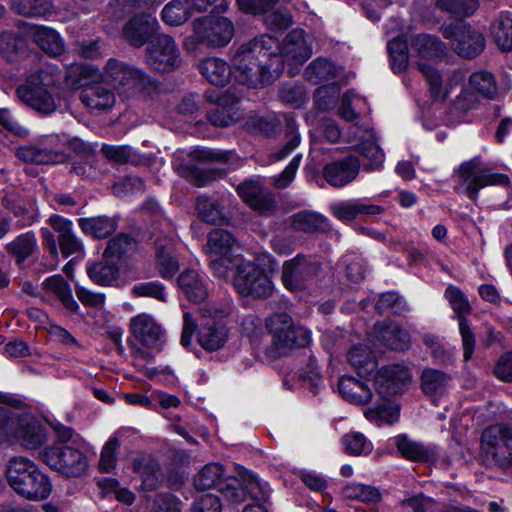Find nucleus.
Here are the masks:
<instances>
[{"instance_id": "f257e3e1", "label": "nucleus", "mask_w": 512, "mask_h": 512, "mask_svg": "<svg viewBox=\"0 0 512 512\" xmlns=\"http://www.w3.org/2000/svg\"><path fill=\"white\" fill-rule=\"evenodd\" d=\"M276 39L260 35L241 45L232 59V77L253 88L275 80L281 73L280 58L272 53Z\"/></svg>"}, {"instance_id": "f03ea898", "label": "nucleus", "mask_w": 512, "mask_h": 512, "mask_svg": "<svg viewBox=\"0 0 512 512\" xmlns=\"http://www.w3.org/2000/svg\"><path fill=\"white\" fill-rule=\"evenodd\" d=\"M6 479L18 496L29 501L45 500L52 492L49 476L25 456H14L8 461Z\"/></svg>"}, {"instance_id": "7ed1b4c3", "label": "nucleus", "mask_w": 512, "mask_h": 512, "mask_svg": "<svg viewBox=\"0 0 512 512\" xmlns=\"http://www.w3.org/2000/svg\"><path fill=\"white\" fill-rule=\"evenodd\" d=\"M46 441L44 426L31 414L0 406V443L37 449Z\"/></svg>"}, {"instance_id": "20e7f679", "label": "nucleus", "mask_w": 512, "mask_h": 512, "mask_svg": "<svg viewBox=\"0 0 512 512\" xmlns=\"http://www.w3.org/2000/svg\"><path fill=\"white\" fill-rule=\"evenodd\" d=\"M271 342L264 349L268 359L275 360L287 356L293 349L305 347L310 342L307 329L294 324L287 313H275L265 322Z\"/></svg>"}, {"instance_id": "39448f33", "label": "nucleus", "mask_w": 512, "mask_h": 512, "mask_svg": "<svg viewBox=\"0 0 512 512\" xmlns=\"http://www.w3.org/2000/svg\"><path fill=\"white\" fill-rule=\"evenodd\" d=\"M54 83L52 71L48 68H39L35 73L28 75L26 83L17 87V97L38 113L51 114L57 107L50 91Z\"/></svg>"}, {"instance_id": "423d86ee", "label": "nucleus", "mask_w": 512, "mask_h": 512, "mask_svg": "<svg viewBox=\"0 0 512 512\" xmlns=\"http://www.w3.org/2000/svg\"><path fill=\"white\" fill-rule=\"evenodd\" d=\"M480 457L489 467H511L512 427L499 423L486 427L480 438Z\"/></svg>"}, {"instance_id": "0eeeda50", "label": "nucleus", "mask_w": 512, "mask_h": 512, "mask_svg": "<svg viewBox=\"0 0 512 512\" xmlns=\"http://www.w3.org/2000/svg\"><path fill=\"white\" fill-rule=\"evenodd\" d=\"M193 33L185 40V47L196 49L198 44L210 48L226 46L234 36V25L231 20L222 16H204L192 23Z\"/></svg>"}, {"instance_id": "6e6552de", "label": "nucleus", "mask_w": 512, "mask_h": 512, "mask_svg": "<svg viewBox=\"0 0 512 512\" xmlns=\"http://www.w3.org/2000/svg\"><path fill=\"white\" fill-rule=\"evenodd\" d=\"M458 177L461 185L465 186L464 193L471 200H476L479 190L486 186H507L510 182L507 175L494 173L478 157L463 162L459 166Z\"/></svg>"}, {"instance_id": "1a4fd4ad", "label": "nucleus", "mask_w": 512, "mask_h": 512, "mask_svg": "<svg viewBox=\"0 0 512 512\" xmlns=\"http://www.w3.org/2000/svg\"><path fill=\"white\" fill-rule=\"evenodd\" d=\"M41 459L51 469L67 477H78L88 467L84 452L72 445L47 447L41 453Z\"/></svg>"}, {"instance_id": "9d476101", "label": "nucleus", "mask_w": 512, "mask_h": 512, "mask_svg": "<svg viewBox=\"0 0 512 512\" xmlns=\"http://www.w3.org/2000/svg\"><path fill=\"white\" fill-rule=\"evenodd\" d=\"M233 284L239 294L258 298L269 297L273 292V283L257 265L244 259H236Z\"/></svg>"}, {"instance_id": "9b49d317", "label": "nucleus", "mask_w": 512, "mask_h": 512, "mask_svg": "<svg viewBox=\"0 0 512 512\" xmlns=\"http://www.w3.org/2000/svg\"><path fill=\"white\" fill-rule=\"evenodd\" d=\"M194 485L198 490L217 488L220 493L232 503L244 501V491L240 489L239 481L234 477H227L223 465L209 463L195 476Z\"/></svg>"}, {"instance_id": "f8f14e48", "label": "nucleus", "mask_w": 512, "mask_h": 512, "mask_svg": "<svg viewBox=\"0 0 512 512\" xmlns=\"http://www.w3.org/2000/svg\"><path fill=\"white\" fill-rule=\"evenodd\" d=\"M499 96L495 75L486 69L474 71L468 77V88H463L456 97V104L463 110L478 106L479 97L493 101Z\"/></svg>"}, {"instance_id": "ddd939ff", "label": "nucleus", "mask_w": 512, "mask_h": 512, "mask_svg": "<svg viewBox=\"0 0 512 512\" xmlns=\"http://www.w3.org/2000/svg\"><path fill=\"white\" fill-rule=\"evenodd\" d=\"M441 31L443 37L451 41L454 51L461 57L475 58L485 48L483 34L464 23L442 26Z\"/></svg>"}, {"instance_id": "4468645a", "label": "nucleus", "mask_w": 512, "mask_h": 512, "mask_svg": "<svg viewBox=\"0 0 512 512\" xmlns=\"http://www.w3.org/2000/svg\"><path fill=\"white\" fill-rule=\"evenodd\" d=\"M320 268L319 262L309 256L298 254L283 263L281 282L291 292L303 290L307 282L317 275Z\"/></svg>"}, {"instance_id": "2eb2a0df", "label": "nucleus", "mask_w": 512, "mask_h": 512, "mask_svg": "<svg viewBox=\"0 0 512 512\" xmlns=\"http://www.w3.org/2000/svg\"><path fill=\"white\" fill-rule=\"evenodd\" d=\"M65 139L60 135L43 137L39 143L18 149L17 156L25 162L35 164H59L66 160L63 151Z\"/></svg>"}, {"instance_id": "dca6fc26", "label": "nucleus", "mask_w": 512, "mask_h": 512, "mask_svg": "<svg viewBox=\"0 0 512 512\" xmlns=\"http://www.w3.org/2000/svg\"><path fill=\"white\" fill-rule=\"evenodd\" d=\"M146 63L159 72L178 69L181 58L174 39L168 35H160L151 41L146 48Z\"/></svg>"}, {"instance_id": "f3484780", "label": "nucleus", "mask_w": 512, "mask_h": 512, "mask_svg": "<svg viewBox=\"0 0 512 512\" xmlns=\"http://www.w3.org/2000/svg\"><path fill=\"white\" fill-rule=\"evenodd\" d=\"M417 66L427 81L429 95L434 102H445L466 78L465 71L459 68L443 77L437 69L428 64L418 62Z\"/></svg>"}, {"instance_id": "a211bd4d", "label": "nucleus", "mask_w": 512, "mask_h": 512, "mask_svg": "<svg viewBox=\"0 0 512 512\" xmlns=\"http://www.w3.org/2000/svg\"><path fill=\"white\" fill-rule=\"evenodd\" d=\"M410 382V370L400 364L386 365L375 375L376 391L384 401H389L392 397L402 393Z\"/></svg>"}, {"instance_id": "6ab92c4d", "label": "nucleus", "mask_w": 512, "mask_h": 512, "mask_svg": "<svg viewBox=\"0 0 512 512\" xmlns=\"http://www.w3.org/2000/svg\"><path fill=\"white\" fill-rule=\"evenodd\" d=\"M130 329L132 338H129L128 344L135 356L146 358L149 354L139 345L153 347L162 335L159 325L148 315L141 314L131 319Z\"/></svg>"}, {"instance_id": "aec40b11", "label": "nucleus", "mask_w": 512, "mask_h": 512, "mask_svg": "<svg viewBox=\"0 0 512 512\" xmlns=\"http://www.w3.org/2000/svg\"><path fill=\"white\" fill-rule=\"evenodd\" d=\"M278 48L276 41V48L272 49V53L280 58L281 71L284 64L296 67L302 65L312 54L302 30H293L286 36L280 54L276 53Z\"/></svg>"}, {"instance_id": "412c9836", "label": "nucleus", "mask_w": 512, "mask_h": 512, "mask_svg": "<svg viewBox=\"0 0 512 512\" xmlns=\"http://www.w3.org/2000/svg\"><path fill=\"white\" fill-rule=\"evenodd\" d=\"M206 98L210 102H215V107L207 113L209 122L214 126L227 127L236 123L241 118L238 108L239 98L233 93L226 91L219 95L216 99L209 93Z\"/></svg>"}, {"instance_id": "4be33fe9", "label": "nucleus", "mask_w": 512, "mask_h": 512, "mask_svg": "<svg viewBox=\"0 0 512 512\" xmlns=\"http://www.w3.org/2000/svg\"><path fill=\"white\" fill-rule=\"evenodd\" d=\"M159 23L150 13H141L130 18L122 28L124 40L133 47H142L158 30Z\"/></svg>"}, {"instance_id": "5701e85b", "label": "nucleus", "mask_w": 512, "mask_h": 512, "mask_svg": "<svg viewBox=\"0 0 512 512\" xmlns=\"http://www.w3.org/2000/svg\"><path fill=\"white\" fill-rule=\"evenodd\" d=\"M360 161L354 155L332 161L323 168L326 182L335 188H341L354 181L359 174Z\"/></svg>"}, {"instance_id": "b1692460", "label": "nucleus", "mask_w": 512, "mask_h": 512, "mask_svg": "<svg viewBox=\"0 0 512 512\" xmlns=\"http://www.w3.org/2000/svg\"><path fill=\"white\" fill-rule=\"evenodd\" d=\"M237 192L246 204L260 213H270L276 207L273 196L257 181H245L237 187Z\"/></svg>"}, {"instance_id": "393cba45", "label": "nucleus", "mask_w": 512, "mask_h": 512, "mask_svg": "<svg viewBox=\"0 0 512 512\" xmlns=\"http://www.w3.org/2000/svg\"><path fill=\"white\" fill-rule=\"evenodd\" d=\"M132 469L141 479V487L152 491L159 487L163 474L159 463L151 455H139L132 461Z\"/></svg>"}, {"instance_id": "a878e982", "label": "nucleus", "mask_w": 512, "mask_h": 512, "mask_svg": "<svg viewBox=\"0 0 512 512\" xmlns=\"http://www.w3.org/2000/svg\"><path fill=\"white\" fill-rule=\"evenodd\" d=\"M375 333L379 342L391 350H405L410 343L408 332L396 322H379L375 324Z\"/></svg>"}, {"instance_id": "bb28decb", "label": "nucleus", "mask_w": 512, "mask_h": 512, "mask_svg": "<svg viewBox=\"0 0 512 512\" xmlns=\"http://www.w3.org/2000/svg\"><path fill=\"white\" fill-rule=\"evenodd\" d=\"M228 337V328L224 324L215 321L202 324L197 333L199 345L210 352L223 348Z\"/></svg>"}, {"instance_id": "cd10ccee", "label": "nucleus", "mask_w": 512, "mask_h": 512, "mask_svg": "<svg viewBox=\"0 0 512 512\" xmlns=\"http://www.w3.org/2000/svg\"><path fill=\"white\" fill-rule=\"evenodd\" d=\"M338 390L345 400L359 405L368 404L373 395L366 384L351 376H342L339 379Z\"/></svg>"}, {"instance_id": "c85d7f7f", "label": "nucleus", "mask_w": 512, "mask_h": 512, "mask_svg": "<svg viewBox=\"0 0 512 512\" xmlns=\"http://www.w3.org/2000/svg\"><path fill=\"white\" fill-rule=\"evenodd\" d=\"M178 285L192 302H201L208 296L205 279L195 270H185L178 277Z\"/></svg>"}, {"instance_id": "c756f323", "label": "nucleus", "mask_w": 512, "mask_h": 512, "mask_svg": "<svg viewBox=\"0 0 512 512\" xmlns=\"http://www.w3.org/2000/svg\"><path fill=\"white\" fill-rule=\"evenodd\" d=\"M411 53L421 59L433 60L445 53V45L436 37L428 34L415 35L411 40Z\"/></svg>"}, {"instance_id": "7c9ffc66", "label": "nucleus", "mask_w": 512, "mask_h": 512, "mask_svg": "<svg viewBox=\"0 0 512 512\" xmlns=\"http://www.w3.org/2000/svg\"><path fill=\"white\" fill-rule=\"evenodd\" d=\"M200 73L211 84L216 86L226 85L232 77V68L222 59L211 57L199 64Z\"/></svg>"}, {"instance_id": "2f4dec72", "label": "nucleus", "mask_w": 512, "mask_h": 512, "mask_svg": "<svg viewBox=\"0 0 512 512\" xmlns=\"http://www.w3.org/2000/svg\"><path fill=\"white\" fill-rule=\"evenodd\" d=\"M80 99L85 106L98 110L109 109L115 103L114 93L100 85L84 87L81 91Z\"/></svg>"}, {"instance_id": "473e14b6", "label": "nucleus", "mask_w": 512, "mask_h": 512, "mask_svg": "<svg viewBox=\"0 0 512 512\" xmlns=\"http://www.w3.org/2000/svg\"><path fill=\"white\" fill-rule=\"evenodd\" d=\"M101 77L102 73L98 69L87 64L76 63L68 67L65 83L71 89H78L81 86H90V82L98 81Z\"/></svg>"}, {"instance_id": "72a5a7b5", "label": "nucleus", "mask_w": 512, "mask_h": 512, "mask_svg": "<svg viewBox=\"0 0 512 512\" xmlns=\"http://www.w3.org/2000/svg\"><path fill=\"white\" fill-rule=\"evenodd\" d=\"M491 35L502 52L512 51V17L509 12H501L491 23Z\"/></svg>"}, {"instance_id": "f704fd0d", "label": "nucleus", "mask_w": 512, "mask_h": 512, "mask_svg": "<svg viewBox=\"0 0 512 512\" xmlns=\"http://www.w3.org/2000/svg\"><path fill=\"white\" fill-rule=\"evenodd\" d=\"M123 78L116 88L120 94H134L155 88L153 80L148 75L133 67L128 68Z\"/></svg>"}, {"instance_id": "c9c22d12", "label": "nucleus", "mask_w": 512, "mask_h": 512, "mask_svg": "<svg viewBox=\"0 0 512 512\" xmlns=\"http://www.w3.org/2000/svg\"><path fill=\"white\" fill-rule=\"evenodd\" d=\"M194 12L192 0H172L161 12L162 20L171 26L185 23Z\"/></svg>"}, {"instance_id": "e433bc0d", "label": "nucleus", "mask_w": 512, "mask_h": 512, "mask_svg": "<svg viewBox=\"0 0 512 512\" xmlns=\"http://www.w3.org/2000/svg\"><path fill=\"white\" fill-rule=\"evenodd\" d=\"M37 248V240L33 232L18 235L5 246L6 251L16 259L18 264L31 257Z\"/></svg>"}, {"instance_id": "4c0bfd02", "label": "nucleus", "mask_w": 512, "mask_h": 512, "mask_svg": "<svg viewBox=\"0 0 512 512\" xmlns=\"http://www.w3.org/2000/svg\"><path fill=\"white\" fill-rule=\"evenodd\" d=\"M43 287L47 292L53 293L62 302L69 311L76 312L79 305L74 300L69 284L60 275L47 278L43 282Z\"/></svg>"}, {"instance_id": "58836bf2", "label": "nucleus", "mask_w": 512, "mask_h": 512, "mask_svg": "<svg viewBox=\"0 0 512 512\" xmlns=\"http://www.w3.org/2000/svg\"><path fill=\"white\" fill-rule=\"evenodd\" d=\"M348 361L359 375H370L376 368V360L367 346L358 345L350 349Z\"/></svg>"}, {"instance_id": "ea45409f", "label": "nucleus", "mask_w": 512, "mask_h": 512, "mask_svg": "<svg viewBox=\"0 0 512 512\" xmlns=\"http://www.w3.org/2000/svg\"><path fill=\"white\" fill-rule=\"evenodd\" d=\"M156 257L159 273L163 278H172L179 270V264L174 256L173 245L170 241L157 243Z\"/></svg>"}, {"instance_id": "a19ab883", "label": "nucleus", "mask_w": 512, "mask_h": 512, "mask_svg": "<svg viewBox=\"0 0 512 512\" xmlns=\"http://www.w3.org/2000/svg\"><path fill=\"white\" fill-rule=\"evenodd\" d=\"M421 388L426 395L441 396L447 388L449 377L442 371L427 368L421 374Z\"/></svg>"}, {"instance_id": "79ce46f5", "label": "nucleus", "mask_w": 512, "mask_h": 512, "mask_svg": "<svg viewBox=\"0 0 512 512\" xmlns=\"http://www.w3.org/2000/svg\"><path fill=\"white\" fill-rule=\"evenodd\" d=\"M81 230L95 238H105L116 230V223L108 217H91L79 219Z\"/></svg>"}, {"instance_id": "37998d69", "label": "nucleus", "mask_w": 512, "mask_h": 512, "mask_svg": "<svg viewBox=\"0 0 512 512\" xmlns=\"http://www.w3.org/2000/svg\"><path fill=\"white\" fill-rule=\"evenodd\" d=\"M236 244L237 242L230 232L215 229L208 234L206 249L209 255H227Z\"/></svg>"}, {"instance_id": "c03bdc74", "label": "nucleus", "mask_w": 512, "mask_h": 512, "mask_svg": "<svg viewBox=\"0 0 512 512\" xmlns=\"http://www.w3.org/2000/svg\"><path fill=\"white\" fill-rule=\"evenodd\" d=\"M117 265L107 258L102 261L94 263L87 267V273L90 279L102 286L110 285L118 277Z\"/></svg>"}, {"instance_id": "a18cd8bd", "label": "nucleus", "mask_w": 512, "mask_h": 512, "mask_svg": "<svg viewBox=\"0 0 512 512\" xmlns=\"http://www.w3.org/2000/svg\"><path fill=\"white\" fill-rule=\"evenodd\" d=\"M34 39L38 46L47 54L58 56L63 52L64 45L58 33L47 27H37Z\"/></svg>"}, {"instance_id": "49530a36", "label": "nucleus", "mask_w": 512, "mask_h": 512, "mask_svg": "<svg viewBox=\"0 0 512 512\" xmlns=\"http://www.w3.org/2000/svg\"><path fill=\"white\" fill-rule=\"evenodd\" d=\"M239 488L244 491V499L249 495L252 499L257 501H264L268 497L265 487L261 484L256 475L251 472L241 469L238 471Z\"/></svg>"}, {"instance_id": "de8ad7c7", "label": "nucleus", "mask_w": 512, "mask_h": 512, "mask_svg": "<svg viewBox=\"0 0 512 512\" xmlns=\"http://www.w3.org/2000/svg\"><path fill=\"white\" fill-rule=\"evenodd\" d=\"M337 74L336 68L332 62L325 58H317L309 64L305 70L306 78L318 84L335 78Z\"/></svg>"}, {"instance_id": "09e8293b", "label": "nucleus", "mask_w": 512, "mask_h": 512, "mask_svg": "<svg viewBox=\"0 0 512 512\" xmlns=\"http://www.w3.org/2000/svg\"><path fill=\"white\" fill-rule=\"evenodd\" d=\"M0 53L7 61H16L25 53V42L14 33L4 32L0 35Z\"/></svg>"}, {"instance_id": "8fccbe9b", "label": "nucleus", "mask_w": 512, "mask_h": 512, "mask_svg": "<svg viewBox=\"0 0 512 512\" xmlns=\"http://www.w3.org/2000/svg\"><path fill=\"white\" fill-rule=\"evenodd\" d=\"M293 226L296 230L313 233L327 226V219L315 212L302 211L293 216Z\"/></svg>"}, {"instance_id": "3c124183", "label": "nucleus", "mask_w": 512, "mask_h": 512, "mask_svg": "<svg viewBox=\"0 0 512 512\" xmlns=\"http://www.w3.org/2000/svg\"><path fill=\"white\" fill-rule=\"evenodd\" d=\"M12 9L20 15L41 17L52 9L49 0H11Z\"/></svg>"}, {"instance_id": "603ef678", "label": "nucleus", "mask_w": 512, "mask_h": 512, "mask_svg": "<svg viewBox=\"0 0 512 512\" xmlns=\"http://www.w3.org/2000/svg\"><path fill=\"white\" fill-rule=\"evenodd\" d=\"M342 494L347 499L359 500L365 503H377L381 500L380 491L370 485L353 483L342 489Z\"/></svg>"}, {"instance_id": "864d4df0", "label": "nucleus", "mask_w": 512, "mask_h": 512, "mask_svg": "<svg viewBox=\"0 0 512 512\" xmlns=\"http://www.w3.org/2000/svg\"><path fill=\"white\" fill-rule=\"evenodd\" d=\"M396 445L401 455L411 461H428L431 452L422 444L408 439L406 436H398Z\"/></svg>"}, {"instance_id": "5fc2aeb1", "label": "nucleus", "mask_w": 512, "mask_h": 512, "mask_svg": "<svg viewBox=\"0 0 512 512\" xmlns=\"http://www.w3.org/2000/svg\"><path fill=\"white\" fill-rule=\"evenodd\" d=\"M445 297L449 301L459 324L461 320H467L466 316L471 313V307L462 291L455 286H449L445 291Z\"/></svg>"}, {"instance_id": "6e6d98bb", "label": "nucleus", "mask_w": 512, "mask_h": 512, "mask_svg": "<svg viewBox=\"0 0 512 512\" xmlns=\"http://www.w3.org/2000/svg\"><path fill=\"white\" fill-rule=\"evenodd\" d=\"M342 442L347 453L355 456L367 455L373 450L372 443L359 432H350L343 436Z\"/></svg>"}, {"instance_id": "4d7b16f0", "label": "nucleus", "mask_w": 512, "mask_h": 512, "mask_svg": "<svg viewBox=\"0 0 512 512\" xmlns=\"http://www.w3.org/2000/svg\"><path fill=\"white\" fill-rule=\"evenodd\" d=\"M375 308L380 314H401L407 310V303L396 293L386 292L378 297Z\"/></svg>"}, {"instance_id": "13d9d810", "label": "nucleus", "mask_w": 512, "mask_h": 512, "mask_svg": "<svg viewBox=\"0 0 512 512\" xmlns=\"http://www.w3.org/2000/svg\"><path fill=\"white\" fill-rule=\"evenodd\" d=\"M120 448V440L112 436L104 444L100 454L99 469L101 472H111L117 464V453Z\"/></svg>"}, {"instance_id": "bf43d9fd", "label": "nucleus", "mask_w": 512, "mask_h": 512, "mask_svg": "<svg viewBox=\"0 0 512 512\" xmlns=\"http://www.w3.org/2000/svg\"><path fill=\"white\" fill-rule=\"evenodd\" d=\"M436 5L442 11L456 15L468 16L478 8V0H436Z\"/></svg>"}, {"instance_id": "052dcab7", "label": "nucleus", "mask_w": 512, "mask_h": 512, "mask_svg": "<svg viewBox=\"0 0 512 512\" xmlns=\"http://www.w3.org/2000/svg\"><path fill=\"white\" fill-rule=\"evenodd\" d=\"M359 152L369 160V162L364 165L366 171H375L382 167L384 154L376 143L372 141L361 143L359 145Z\"/></svg>"}, {"instance_id": "680f3d73", "label": "nucleus", "mask_w": 512, "mask_h": 512, "mask_svg": "<svg viewBox=\"0 0 512 512\" xmlns=\"http://www.w3.org/2000/svg\"><path fill=\"white\" fill-rule=\"evenodd\" d=\"M340 87L337 84H329L319 87L315 92V101L319 109L327 110L338 101Z\"/></svg>"}, {"instance_id": "e2e57ef3", "label": "nucleus", "mask_w": 512, "mask_h": 512, "mask_svg": "<svg viewBox=\"0 0 512 512\" xmlns=\"http://www.w3.org/2000/svg\"><path fill=\"white\" fill-rule=\"evenodd\" d=\"M196 208L201 220L211 224L221 223L223 219L222 211L215 202L204 198L199 199Z\"/></svg>"}, {"instance_id": "0e129e2a", "label": "nucleus", "mask_w": 512, "mask_h": 512, "mask_svg": "<svg viewBox=\"0 0 512 512\" xmlns=\"http://www.w3.org/2000/svg\"><path fill=\"white\" fill-rule=\"evenodd\" d=\"M279 94L283 102L289 103L296 107H300L307 100L304 87L295 83L284 84L281 87Z\"/></svg>"}, {"instance_id": "69168bd1", "label": "nucleus", "mask_w": 512, "mask_h": 512, "mask_svg": "<svg viewBox=\"0 0 512 512\" xmlns=\"http://www.w3.org/2000/svg\"><path fill=\"white\" fill-rule=\"evenodd\" d=\"M128 68L129 66L126 64L111 59L108 61L100 80H104L117 88L118 84L123 81Z\"/></svg>"}, {"instance_id": "338daca9", "label": "nucleus", "mask_w": 512, "mask_h": 512, "mask_svg": "<svg viewBox=\"0 0 512 512\" xmlns=\"http://www.w3.org/2000/svg\"><path fill=\"white\" fill-rule=\"evenodd\" d=\"M132 293L137 297H152L159 301H166L164 286L158 282L139 283L132 287Z\"/></svg>"}, {"instance_id": "774afa93", "label": "nucleus", "mask_w": 512, "mask_h": 512, "mask_svg": "<svg viewBox=\"0 0 512 512\" xmlns=\"http://www.w3.org/2000/svg\"><path fill=\"white\" fill-rule=\"evenodd\" d=\"M144 190V182L136 176H126L113 185L115 195L123 197L128 194L142 192Z\"/></svg>"}]
</instances>
